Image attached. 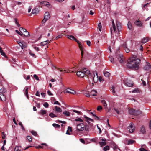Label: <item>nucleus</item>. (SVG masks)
Segmentation results:
<instances>
[{"instance_id":"obj_41","label":"nucleus","mask_w":151,"mask_h":151,"mask_svg":"<svg viewBox=\"0 0 151 151\" xmlns=\"http://www.w3.org/2000/svg\"><path fill=\"white\" fill-rule=\"evenodd\" d=\"M104 76L106 77H109L110 75V73L108 72H106L104 73Z\"/></svg>"},{"instance_id":"obj_10","label":"nucleus","mask_w":151,"mask_h":151,"mask_svg":"<svg viewBox=\"0 0 151 151\" xmlns=\"http://www.w3.org/2000/svg\"><path fill=\"white\" fill-rule=\"evenodd\" d=\"M0 99L2 101H4L6 100V96L4 94H0Z\"/></svg>"},{"instance_id":"obj_43","label":"nucleus","mask_w":151,"mask_h":151,"mask_svg":"<svg viewBox=\"0 0 151 151\" xmlns=\"http://www.w3.org/2000/svg\"><path fill=\"white\" fill-rule=\"evenodd\" d=\"M14 21L16 24L17 25V26L19 27L20 26V24H19V23L17 22V19L16 18H15L14 19Z\"/></svg>"},{"instance_id":"obj_47","label":"nucleus","mask_w":151,"mask_h":151,"mask_svg":"<svg viewBox=\"0 0 151 151\" xmlns=\"http://www.w3.org/2000/svg\"><path fill=\"white\" fill-rule=\"evenodd\" d=\"M19 30L22 33V32H21V31H22L23 32H24V31H26V29H24V28L22 27H19Z\"/></svg>"},{"instance_id":"obj_38","label":"nucleus","mask_w":151,"mask_h":151,"mask_svg":"<svg viewBox=\"0 0 151 151\" xmlns=\"http://www.w3.org/2000/svg\"><path fill=\"white\" fill-rule=\"evenodd\" d=\"M46 113V111L45 110H41L40 111V114L42 115H43Z\"/></svg>"},{"instance_id":"obj_9","label":"nucleus","mask_w":151,"mask_h":151,"mask_svg":"<svg viewBox=\"0 0 151 151\" xmlns=\"http://www.w3.org/2000/svg\"><path fill=\"white\" fill-rule=\"evenodd\" d=\"M128 128L129 129V131L130 133L133 132L134 131V128L133 125L132 124L128 126Z\"/></svg>"},{"instance_id":"obj_25","label":"nucleus","mask_w":151,"mask_h":151,"mask_svg":"<svg viewBox=\"0 0 151 151\" xmlns=\"http://www.w3.org/2000/svg\"><path fill=\"white\" fill-rule=\"evenodd\" d=\"M95 92V93H97V91L96 90H92L91 92H90L91 95H92L93 96H97V95L96 93H94Z\"/></svg>"},{"instance_id":"obj_48","label":"nucleus","mask_w":151,"mask_h":151,"mask_svg":"<svg viewBox=\"0 0 151 151\" xmlns=\"http://www.w3.org/2000/svg\"><path fill=\"white\" fill-rule=\"evenodd\" d=\"M102 109V106L100 105L98 106L97 108V110L98 111H100Z\"/></svg>"},{"instance_id":"obj_56","label":"nucleus","mask_w":151,"mask_h":151,"mask_svg":"<svg viewBox=\"0 0 151 151\" xmlns=\"http://www.w3.org/2000/svg\"><path fill=\"white\" fill-rule=\"evenodd\" d=\"M141 81H142V84L144 86H146V83L145 81L144 80L142 79H141Z\"/></svg>"},{"instance_id":"obj_15","label":"nucleus","mask_w":151,"mask_h":151,"mask_svg":"<svg viewBox=\"0 0 151 151\" xmlns=\"http://www.w3.org/2000/svg\"><path fill=\"white\" fill-rule=\"evenodd\" d=\"M101 103H102L105 109H106L107 108V104H106V102L105 100H102L101 101Z\"/></svg>"},{"instance_id":"obj_42","label":"nucleus","mask_w":151,"mask_h":151,"mask_svg":"<svg viewBox=\"0 0 151 151\" xmlns=\"http://www.w3.org/2000/svg\"><path fill=\"white\" fill-rule=\"evenodd\" d=\"M31 132L33 135L35 136H37V132L33 130H32Z\"/></svg>"},{"instance_id":"obj_30","label":"nucleus","mask_w":151,"mask_h":151,"mask_svg":"<svg viewBox=\"0 0 151 151\" xmlns=\"http://www.w3.org/2000/svg\"><path fill=\"white\" fill-rule=\"evenodd\" d=\"M127 142H128V145L132 144L133 143H135V141L132 139H130L127 141Z\"/></svg>"},{"instance_id":"obj_6","label":"nucleus","mask_w":151,"mask_h":151,"mask_svg":"<svg viewBox=\"0 0 151 151\" xmlns=\"http://www.w3.org/2000/svg\"><path fill=\"white\" fill-rule=\"evenodd\" d=\"M122 47L125 52L128 53L129 52V50L128 48L127 47L126 44L125 42L122 45Z\"/></svg>"},{"instance_id":"obj_12","label":"nucleus","mask_w":151,"mask_h":151,"mask_svg":"<svg viewBox=\"0 0 151 151\" xmlns=\"http://www.w3.org/2000/svg\"><path fill=\"white\" fill-rule=\"evenodd\" d=\"M50 17V16L49 12H46L44 15V18H45L47 20H48Z\"/></svg>"},{"instance_id":"obj_46","label":"nucleus","mask_w":151,"mask_h":151,"mask_svg":"<svg viewBox=\"0 0 151 151\" xmlns=\"http://www.w3.org/2000/svg\"><path fill=\"white\" fill-rule=\"evenodd\" d=\"M27 139L29 141H32V137L29 136H27Z\"/></svg>"},{"instance_id":"obj_31","label":"nucleus","mask_w":151,"mask_h":151,"mask_svg":"<svg viewBox=\"0 0 151 151\" xmlns=\"http://www.w3.org/2000/svg\"><path fill=\"white\" fill-rule=\"evenodd\" d=\"M68 38L69 39L71 40H76V39L73 36L70 35H68Z\"/></svg>"},{"instance_id":"obj_29","label":"nucleus","mask_w":151,"mask_h":151,"mask_svg":"<svg viewBox=\"0 0 151 151\" xmlns=\"http://www.w3.org/2000/svg\"><path fill=\"white\" fill-rule=\"evenodd\" d=\"M63 114L66 115L67 116L69 117L70 116V113L67 111H64L63 113Z\"/></svg>"},{"instance_id":"obj_45","label":"nucleus","mask_w":151,"mask_h":151,"mask_svg":"<svg viewBox=\"0 0 151 151\" xmlns=\"http://www.w3.org/2000/svg\"><path fill=\"white\" fill-rule=\"evenodd\" d=\"M109 147L107 145L104 147L103 150L104 151H106L109 150Z\"/></svg>"},{"instance_id":"obj_34","label":"nucleus","mask_w":151,"mask_h":151,"mask_svg":"<svg viewBox=\"0 0 151 151\" xmlns=\"http://www.w3.org/2000/svg\"><path fill=\"white\" fill-rule=\"evenodd\" d=\"M49 116L51 118H53L55 117H57V116L54 114L53 113L51 112L49 114Z\"/></svg>"},{"instance_id":"obj_26","label":"nucleus","mask_w":151,"mask_h":151,"mask_svg":"<svg viewBox=\"0 0 151 151\" xmlns=\"http://www.w3.org/2000/svg\"><path fill=\"white\" fill-rule=\"evenodd\" d=\"M49 40H47L46 41L44 42H42L40 43V46H44L48 43Z\"/></svg>"},{"instance_id":"obj_61","label":"nucleus","mask_w":151,"mask_h":151,"mask_svg":"<svg viewBox=\"0 0 151 151\" xmlns=\"http://www.w3.org/2000/svg\"><path fill=\"white\" fill-rule=\"evenodd\" d=\"M87 44L89 46H90L91 44V42L90 41H85Z\"/></svg>"},{"instance_id":"obj_44","label":"nucleus","mask_w":151,"mask_h":151,"mask_svg":"<svg viewBox=\"0 0 151 151\" xmlns=\"http://www.w3.org/2000/svg\"><path fill=\"white\" fill-rule=\"evenodd\" d=\"M98 26L99 31H101L102 26H101V23H99L98 24Z\"/></svg>"},{"instance_id":"obj_37","label":"nucleus","mask_w":151,"mask_h":151,"mask_svg":"<svg viewBox=\"0 0 151 151\" xmlns=\"http://www.w3.org/2000/svg\"><path fill=\"white\" fill-rule=\"evenodd\" d=\"M99 144L101 147H103L105 145L106 143L105 142H99Z\"/></svg>"},{"instance_id":"obj_51","label":"nucleus","mask_w":151,"mask_h":151,"mask_svg":"<svg viewBox=\"0 0 151 151\" xmlns=\"http://www.w3.org/2000/svg\"><path fill=\"white\" fill-rule=\"evenodd\" d=\"M96 74V78H97V79H98V75H97V73L96 72H93V75H94V76H93V80H94V78L95 77V74Z\"/></svg>"},{"instance_id":"obj_8","label":"nucleus","mask_w":151,"mask_h":151,"mask_svg":"<svg viewBox=\"0 0 151 151\" xmlns=\"http://www.w3.org/2000/svg\"><path fill=\"white\" fill-rule=\"evenodd\" d=\"M66 92L68 93L72 94H74L76 93V91L73 90L68 88L66 90Z\"/></svg>"},{"instance_id":"obj_63","label":"nucleus","mask_w":151,"mask_h":151,"mask_svg":"<svg viewBox=\"0 0 151 151\" xmlns=\"http://www.w3.org/2000/svg\"><path fill=\"white\" fill-rule=\"evenodd\" d=\"M89 91L88 92V93H85V96L87 97H89L90 96V93H89Z\"/></svg>"},{"instance_id":"obj_62","label":"nucleus","mask_w":151,"mask_h":151,"mask_svg":"<svg viewBox=\"0 0 151 151\" xmlns=\"http://www.w3.org/2000/svg\"><path fill=\"white\" fill-rule=\"evenodd\" d=\"M19 45L21 47L22 49H23V44L22 42H19Z\"/></svg>"},{"instance_id":"obj_39","label":"nucleus","mask_w":151,"mask_h":151,"mask_svg":"<svg viewBox=\"0 0 151 151\" xmlns=\"http://www.w3.org/2000/svg\"><path fill=\"white\" fill-rule=\"evenodd\" d=\"M52 125L55 128H60V125L56 124L55 123L53 124Z\"/></svg>"},{"instance_id":"obj_64","label":"nucleus","mask_w":151,"mask_h":151,"mask_svg":"<svg viewBox=\"0 0 151 151\" xmlns=\"http://www.w3.org/2000/svg\"><path fill=\"white\" fill-rule=\"evenodd\" d=\"M139 150L140 151H148L147 150H146L145 149L143 148H140Z\"/></svg>"},{"instance_id":"obj_21","label":"nucleus","mask_w":151,"mask_h":151,"mask_svg":"<svg viewBox=\"0 0 151 151\" xmlns=\"http://www.w3.org/2000/svg\"><path fill=\"white\" fill-rule=\"evenodd\" d=\"M142 112L140 110H135L134 113V115H138L141 114Z\"/></svg>"},{"instance_id":"obj_53","label":"nucleus","mask_w":151,"mask_h":151,"mask_svg":"<svg viewBox=\"0 0 151 151\" xmlns=\"http://www.w3.org/2000/svg\"><path fill=\"white\" fill-rule=\"evenodd\" d=\"M75 121H79V122H83V121L82 120V119L80 118H78V119H75Z\"/></svg>"},{"instance_id":"obj_49","label":"nucleus","mask_w":151,"mask_h":151,"mask_svg":"<svg viewBox=\"0 0 151 151\" xmlns=\"http://www.w3.org/2000/svg\"><path fill=\"white\" fill-rule=\"evenodd\" d=\"M109 59L111 62H114V58L112 56H109Z\"/></svg>"},{"instance_id":"obj_3","label":"nucleus","mask_w":151,"mask_h":151,"mask_svg":"<svg viewBox=\"0 0 151 151\" xmlns=\"http://www.w3.org/2000/svg\"><path fill=\"white\" fill-rule=\"evenodd\" d=\"M76 75L80 77H83L85 75L84 72L81 71H78L76 73Z\"/></svg>"},{"instance_id":"obj_4","label":"nucleus","mask_w":151,"mask_h":151,"mask_svg":"<svg viewBox=\"0 0 151 151\" xmlns=\"http://www.w3.org/2000/svg\"><path fill=\"white\" fill-rule=\"evenodd\" d=\"M146 63L147 65L144 66V69L145 70H147L151 69V65L148 62H146Z\"/></svg>"},{"instance_id":"obj_35","label":"nucleus","mask_w":151,"mask_h":151,"mask_svg":"<svg viewBox=\"0 0 151 151\" xmlns=\"http://www.w3.org/2000/svg\"><path fill=\"white\" fill-rule=\"evenodd\" d=\"M24 32L25 33L24 34H23L24 36L28 37V36H29V32H28L26 30V31H24Z\"/></svg>"},{"instance_id":"obj_11","label":"nucleus","mask_w":151,"mask_h":151,"mask_svg":"<svg viewBox=\"0 0 151 151\" xmlns=\"http://www.w3.org/2000/svg\"><path fill=\"white\" fill-rule=\"evenodd\" d=\"M39 10L38 8H36L32 10V13L34 14H36L39 13Z\"/></svg>"},{"instance_id":"obj_54","label":"nucleus","mask_w":151,"mask_h":151,"mask_svg":"<svg viewBox=\"0 0 151 151\" xmlns=\"http://www.w3.org/2000/svg\"><path fill=\"white\" fill-rule=\"evenodd\" d=\"M73 111L74 112H76V113H78L79 114H80L81 115L82 114V113L80 111H77V110H73Z\"/></svg>"},{"instance_id":"obj_52","label":"nucleus","mask_w":151,"mask_h":151,"mask_svg":"<svg viewBox=\"0 0 151 151\" xmlns=\"http://www.w3.org/2000/svg\"><path fill=\"white\" fill-rule=\"evenodd\" d=\"M111 90H112V92L113 93L114 95V94L115 93V90H114V87L112 86L111 87Z\"/></svg>"},{"instance_id":"obj_40","label":"nucleus","mask_w":151,"mask_h":151,"mask_svg":"<svg viewBox=\"0 0 151 151\" xmlns=\"http://www.w3.org/2000/svg\"><path fill=\"white\" fill-rule=\"evenodd\" d=\"M85 73L88 74L89 76H91V77H92L93 76L90 73L89 70L87 69V70H86V72Z\"/></svg>"},{"instance_id":"obj_59","label":"nucleus","mask_w":151,"mask_h":151,"mask_svg":"<svg viewBox=\"0 0 151 151\" xmlns=\"http://www.w3.org/2000/svg\"><path fill=\"white\" fill-rule=\"evenodd\" d=\"M34 77L35 78V79H36V80H39L38 77L36 74H34Z\"/></svg>"},{"instance_id":"obj_23","label":"nucleus","mask_w":151,"mask_h":151,"mask_svg":"<svg viewBox=\"0 0 151 151\" xmlns=\"http://www.w3.org/2000/svg\"><path fill=\"white\" fill-rule=\"evenodd\" d=\"M55 110L58 112H61L62 111V109L59 107L55 106Z\"/></svg>"},{"instance_id":"obj_14","label":"nucleus","mask_w":151,"mask_h":151,"mask_svg":"<svg viewBox=\"0 0 151 151\" xmlns=\"http://www.w3.org/2000/svg\"><path fill=\"white\" fill-rule=\"evenodd\" d=\"M116 25L117 28V29H116L117 31V30L119 31V30L121 29L122 27L121 24L120 22L117 21L116 23Z\"/></svg>"},{"instance_id":"obj_57","label":"nucleus","mask_w":151,"mask_h":151,"mask_svg":"<svg viewBox=\"0 0 151 151\" xmlns=\"http://www.w3.org/2000/svg\"><path fill=\"white\" fill-rule=\"evenodd\" d=\"M93 117H94L95 119L96 120H100L99 118L96 115H94Z\"/></svg>"},{"instance_id":"obj_20","label":"nucleus","mask_w":151,"mask_h":151,"mask_svg":"<svg viewBox=\"0 0 151 151\" xmlns=\"http://www.w3.org/2000/svg\"><path fill=\"white\" fill-rule=\"evenodd\" d=\"M149 41L148 37L144 38L141 40V42L143 43H145Z\"/></svg>"},{"instance_id":"obj_32","label":"nucleus","mask_w":151,"mask_h":151,"mask_svg":"<svg viewBox=\"0 0 151 151\" xmlns=\"http://www.w3.org/2000/svg\"><path fill=\"white\" fill-rule=\"evenodd\" d=\"M78 45V47L79 48L83 47L81 44L80 42L79 41L77 40L76 39L75 40Z\"/></svg>"},{"instance_id":"obj_22","label":"nucleus","mask_w":151,"mask_h":151,"mask_svg":"<svg viewBox=\"0 0 151 151\" xmlns=\"http://www.w3.org/2000/svg\"><path fill=\"white\" fill-rule=\"evenodd\" d=\"M135 109H133L132 108L130 109L129 110V114L131 115H134V113L135 112Z\"/></svg>"},{"instance_id":"obj_24","label":"nucleus","mask_w":151,"mask_h":151,"mask_svg":"<svg viewBox=\"0 0 151 151\" xmlns=\"http://www.w3.org/2000/svg\"><path fill=\"white\" fill-rule=\"evenodd\" d=\"M116 58L119 59V60L121 58V57H123V56L122 54H119L118 52L116 53Z\"/></svg>"},{"instance_id":"obj_58","label":"nucleus","mask_w":151,"mask_h":151,"mask_svg":"<svg viewBox=\"0 0 151 151\" xmlns=\"http://www.w3.org/2000/svg\"><path fill=\"white\" fill-rule=\"evenodd\" d=\"M29 54L31 56H32L33 57H34L35 58L36 57V56L35 55V54L33 53H32L31 51H30L29 52Z\"/></svg>"},{"instance_id":"obj_60","label":"nucleus","mask_w":151,"mask_h":151,"mask_svg":"<svg viewBox=\"0 0 151 151\" xmlns=\"http://www.w3.org/2000/svg\"><path fill=\"white\" fill-rule=\"evenodd\" d=\"M35 148L36 149H39L40 148H43V146H40V145H39V146H36L35 147Z\"/></svg>"},{"instance_id":"obj_1","label":"nucleus","mask_w":151,"mask_h":151,"mask_svg":"<svg viewBox=\"0 0 151 151\" xmlns=\"http://www.w3.org/2000/svg\"><path fill=\"white\" fill-rule=\"evenodd\" d=\"M141 60L135 57L130 58L127 61V67L129 68L137 70L139 69V63Z\"/></svg>"},{"instance_id":"obj_2","label":"nucleus","mask_w":151,"mask_h":151,"mask_svg":"<svg viewBox=\"0 0 151 151\" xmlns=\"http://www.w3.org/2000/svg\"><path fill=\"white\" fill-rule=\"evenodd\" d=\"M77 126V129L78 131H82L84 129L85 125L83 123H80L78 124Z\"/></svg>"},{"instance_id":"obj_7","label":"nucleus","mask_w":151,"mask_h":151,"mask_svg":"<svg viewBox=\"0 0 151 151\" xmlns=\"http://www.w3.org/2000/svg\"><path fill=\"white\" fill-rule=\"evenodd\" d=\"M84 118L86 119V121L88 123V124H89L91 126L92 125H91V124L92 125H93V124H90V122H89V121H91L92 122H93L94 121H93V119H91L90 118L86 116H84Z\"/></svg>"},{"instance_id":"obj_13","label":"nucleus","mask_w":151,"mask_h":151,"mask_svg":"<svg viewBox=\"0 0 151 151\" xmlns=\"http://www.w3.org/2000/svg\"><path fill=\"white\" fill-rule=\"evenodd\" d=\"M40 3L42 4L43 5H45L47 7H50L51 6L50 4H49V2L46 1H43L40 2Z\"/></svg>"},{"instance_id":"obj_18","label":"nucleus","mask_w":151,"mask_h":151,"mask_svg":"<svg viewBox=\"0 0 151 151\" xmlns=\"http://www.w3.org/2000/svg\"><path fill=\"white\" fill-rule=\"evenodd\" d=\"M6 92V90L5 88H2L0 89V94L5 93Z\"/></svg>"},{"instance_id":"obj_16","label":"nucleus","mask_w":151,"mask_h":151,"mask_svg":"<svg viewBox=\"0 0 151 151\" xmlns=\"http://www.w3.org/2000/svg\"><path fill=\"white\" fill-rule=\"evenodd\" d=\"M134 24L137 26L142 27V24L140 21L136 20L134 22Z\"/></svg>"},{"instance_id":"obj_50","label":"nucleus","mask_w":151,"mask_h":151,"mask_svg":"<svg viewBox=\"0 0 151 151\" xmlns=\"http://www.w3.org/2000/svg\"><path fill=\"white\" fill-rule=\"evenodd\" d=\"M119 60V61L120 63H124V60L123 58V57H121L120 59Z\"/></svg>"},{"instance_id":"obj_27","label":"nucleus","mask_w":151,"mask_h":151,"mask_svg":"<svg viewBox=\"0 0 151 151\" xmlns=\"http://www.w3.org/2000/svg\"><path fill=\"white\" fill-rule=\"evenodd\" d=\"M112 26H113V29L114 30V32H117L116 29V27L115 26V24L114 23V20L113 19L112 21Z\"/></svg>"},{"instance_id":"obj_33","label":"nucleus","mask_w":151,"mask_h":151,"mask_svg":"<svg viewBox=\"0 0 151 151\" xmlns=\"http://www.w3.org/2000/svg\"><path fill=\"white\" fill-rule=\"evenodd\" d=\"M26 88L25 90V95L27 96V98L28 99H29V96L28 95V88L27 87H25Z\"/></svg>"},{"instance_id":"obj_28","label":"nucleus","mask_w":151,"mask_h":151,"mask_svg":"<svg viewBox=\"0 0 151 151\" xmlns=\"http://www.w3.org/2000/svg\"><path fill=\"white\" fill-rule=\"evenodd\" d=\"M140 132L142 134H144L146 132V130L145 129V128L143 127V126H142L140 130Z\"/></svg>"},{"instance_id":"obj_36","label":"nucleus","mask_w":151,"mask_h":151,"mask_svg":"<svg viewBox=\"0 0 151 151\" xmlns=\"http://www.w3.org/2000/svg\"><path fill=\"white\" fill-rule=\"evenodd\" d=\"M89 129V127L88 125H85L84 129L85 131H88Z\"/></svg>"},{"instance_id":"obj_17","label":"nucleus","mask_w":151,"mask_h":151,"mask_svg":"<svg viewBox=\"0 0 151 151\" xmlns=\"http://www.w3.org/2000/svg\"><path fill=\"white\" fill-rule=\"evenodd\" d=\"M79 49L81 51V54L82 56V58H83V55L85 54V52H86L85 51V49L83 48V47Z\"/></svg>"},{"instance_id":"obj_5","label":"nucleus","mask_w":151,"mask_h":151,"mask_svg":"<svg viewBox=\"0 0 151 151\" xmlns=\"http://www.w3.org/2000/svg\"><path fill=\"white\" fill-rule=\"evenodd\" d=\"M125 85L129 87H132L133 86V82L131 81H126L125 83Z\"/></svg>"},{"instance_id":"obj_55","label":"nucleus","mask_w":151,"mask_h":151,"mask_svg":"<svg viewBox=\"0 0 151 151\" xmlns=\"http://www.w3.org/2000/svg\"><path fill=\"white\" fill-rule=\"evenodd\" d=\"M43 106L44 107H45L46 108H47L49 106V104L47 102H45L43 104Z\"/></svg>"},{"instance_id":"obj_19","label":"nucleus","mask_w":151,"mask_h":151,"mask_svg":"<svg viewBox=\"0 0 151 151\" xmlns=\"http://www.w3.org/2000/svg\"><path fill=\"white\" fill-rule=\"evenodd\" d=\"M127 25L128 28L130 30H132L133 29L132 24L130 22H128Z\"/></svg>"}]
</instances>
